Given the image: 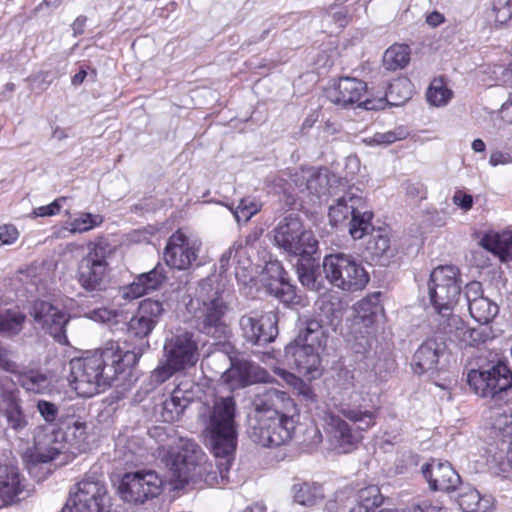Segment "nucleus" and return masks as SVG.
<instances>
[{"instance_id":"obj_3","label":"nucleus","mask_w":512,"mask_h":512,"mask_svg":"<svg viewBox=\"0 0 512 512\" xmlns=\"http://www.w3.org/2000/svg\"><path fill=\"white\" fill-rule=\"evenodd\" d=\"M197 330L216 340L231 334L225 316L230 310L229 294L215 275L200 280L186 304Z\"/></svg>"},{"instance_id":"obj_49","label":"nucleus","mask_w":512,"mask_h":512,"mask_svg":"<svg viewBox=\"0 0 512 512\" xmlns=\"http://www.w3.org/2000/svg\"><path fill=\"white\" fill-rule=\"evenodd\" d=\"M153 322L136 313L128 322V334L138 339L147 338L154 330Z\"/></svg>"},{"instance_id":"obj_12","label":"nucleus","mask_w":512,"mask_h":512,"mask_svg":"<svg viewBox=\"0 0 512 512\" xmlns=\"http://www.w3.org/2000/svg\"><path fill=\"white\" fill-rule=\"evenodd\" d=\"M112 249L108 242L100 240L88 244V253L78 264L77 280L88 292L101 291L105 288L108 274L107 259Z\"/></svg>"},{"instance_id":"obj_18","label":"nucleus","mask_w":512,"mask_h":512,"mask_svg":"<svg viewBox=\"0 0 512 512\" xmlns=\"http://www.w3.org/2000/svg\"><path fill=\"white\" fill-rule=\"evenodd\" d=\"M200 247L198 239L177 230L166 243L164 260L172 268L186 270L197 260Z\"/></svg>"},{"instance_id":"obj_30","label":"nucleus","mask_w":512,"mask_h":512,"mask_svg":"<svg viewBox=\"0 0 512 512\" xmlns=\"http://www.w3.org/2000/svg\"><path fill=\"white\" fill-rule=\"evenodd\" d=\"M296 258L295 267L301 284L311 291L319 292L323 288L318 275L319 257L316 258L315 254H303Z\"/></svg>"},{"instance_id":"obj_25","label":"nucleus","mask_w":512,"mask_h":512,"mask_svg":"<svg viewBox=\"0 0 512 512\" xmlns=\"http://www.w3.org/2000/svg\"><path fill=\"white\" fill-rule=\"evenodd\" d=\"M294 185L293 191L288 192L289 197L294 199L298 193L320 198L327 191L328 178L325 174L312 170H302L291 174V185Z\"/></svg>"},{"instance_id":"obj_38","label":"nucleus","mask_w":512,"mask_h":512,"mask_svg":"<svg viewBox=\"0 0 512 512\" xmlns=\"http://www.w3.org/2000/svg\"><path fill=\"white\" fill-rule=\"evenodd\" d=\"M16 374L19 385L27 392L40 394L49 388V380L43 373L34 370L24 372L17 370Z\"/></svg>"},{"instance_id":"obj_34","label":"nucleus","mask_w":512,"mask_h":512,"mask_svg":"<svg viewBox=\"0 0 512 512\" xmlns=\"http://www.w3.org/2000/svg\"><path fill=\"white\" fill-rule=\"evenodd\" d=\"M373 213L367 210L366 203L364 208H358L357 212L353 213L349 220V234L355 240L363 238L365 235L370 234L374 230L371 220Z\"/></svg>"},{"instance_id":"obj_40","label":"nucleus","mask_w":512,"mask_h":512,"mask_svg":"<svg viewBox=\"0 0 512 512\" xmlns=\"http://www.w3.org/2000/svg\"><path fill=\"white\" fill-rule=\"evenodd\" d=\"M489 419L495 435L512 440V411L494 409L490 412Z\"/></svg>"},{"instance_id":"obj_15","label":"nucleus","mask_w":512,"mask_h":512,"mask_svg":"<svg viewBox=\"0 0 512 512\" xmlns=\"http://www.w3.org/2000/svg\"><path fill=\"white\" fill-rule=\"evenodd\" d=\"M162 480L153 470L127 472L121 478L118 492L122 500L142 504L161 493Z\"/></svg>"},{"instance_id":"obj_27","label":"nucleus","mask_w":512,"mask_h":512,"mask_svg":"<svg viewBox=\"0 0 512 512\" xmlns=\"http://www.w3.org/2000/svg\"><path fill=\"white\" fill-rule=\"evenodd\" d=\"M358 191V189L349 188L329 206L328 217L331 225L337 226L344 223L357 212L358 208H364L365 200L361 194L357 193Z\"/></svg>"},{"instance_id":"obj_2","label":"nucleus","mask_w":512,"mask_h":512,"mask_svg":"<svg viewBox=\"0 0 512 512\" xmlns=\"http://www.w3.org/2000/svg\"><path fill=\"white\" fill-rule=\"evenodd\" d=\"M214 465L206 461L205 454L194 442L187 441L172 455L170 481L175 489L202 488L204 485H226L230 482L231 457H216Z\"/></svg>"},{"instance_id":"obj_44","label":"nucleus","mask_w":512,"mask_h":512,"mask_svg":"<svg viewBox=\"0 0 512 512\" xmlns=\"http://www.w3.org/2000/svg\"><path fill=\"white\" fill-rule=\"evenodd\" d=\"M373 258L389 260L395 254V249L390 245V238L386 234L378 232L373 235L366 246Z\"/></svg>"},{"instance_id":"obj_23","label":"nucleus","mask_w":512,"mask_h":512,"mask_svg":"<svg viewBox=\"0 0 512 512\" xmlns=\"http://www.w3.org/2000/svg\"><path fill=\"white\" fill-rule=\"evenodd\" d=\"M429 487L434 491L449 492L460 484V476L447 461L432 460L422 467Z\"/></svg>"},{"instance_id":"obj_7","label":"nucleus","mask_w":512,"mask_h":512,"mask_svg":"<svg viewBox=\"0 0 512 512\" xmlns=\"http://www.w3.org/2000/svg\"><path fill=\"white\" fill-rule=\"evenodd\" d=\"M467 383L482 398L504 403L512 401V370L505 361L494 357L477 369H471L467 374Z\"/></svg>"},{"instance_id":"obj_24","label":"nucleus","mask_w":512,"mask_h":512,"mask_svg":"<svg viewBox=\"0 0 512 512\" xmlns=\"http://www.w3.org/2000/svg\"><path fill=\"white\" fill-rule=\"evenodd\" d=\"M63 448L64 445L55 441L54 436L51 435L46 436L45 442H39L33 449L28 450L23 460L30 475L41 480L44 477L39 475L42 465L55 460L62 453Z\"/></svg>"},{"instance_id":"obj_37","label":"nucleus","mask_w":512,"mask_h":512,"mask_svg":"<svg viewBox=\"0 0 512 512\" xmlns=\"http://www.w3.org/2000/svg\"><path fill=\"white\" fill-rule=\"evenodd\" d=\"M410 61V48L405 44H395L389 47L383 56V66L390 71L403 69Z\"/></svg>"},{"instance_id":"obj_53","label":"nucleus","mask_w":512,"mask_h":512,"mask_svg":"<svg viewBox=\"0 0 512 512\" xmlns=\"http://www.w3.org/2000/svg\"><path fill=\"white\" fill-rule=\"evenodd\" d=\"M402 187L405 190L406 196L413 201L426 198L427 189L425 185L419 181L413 182L411 180H407L402 184Z\"/></svg>"},{"instance_id":"obj_46","label":"nucleus","mask_w":512,"mask_h":512,"mask_svg":"<svg viewBox=\"0 0 512 512\" xmlns=\"http://www.w3.org/2000/svg\"><path fill=\"white\" fill-rule=\"evenodd\" d=\"M66 437L80 451L86 450L89 446L87 425L84 422L75 421L72 426L68 427Z\"/></svg>"},{"instance_id":"obj_33","label":"nucleus","mask_w":512,"mask_h":512,"mask_svg":"<svg viewBox=\"0 0 512 512\" xmlns=\"http://www.w3.org/2000/svg\"><path fill=\"white\" fill-rule=\"evenodd\" d=\"M484 247L498 255L501 261L512 260V231H503L483 239Z\"/></svg>"},{"instance_id":"obj_10","label":"nucleus","mask_w":512,"mask_h":512,"mask_svg":"<svg viewBox=\"0 0 512 512\" xmlns=\"http://www.w3.org/2000/svg\"><path fill=\"white\" fill-rule=\"evenodd\" d=\"M326 279L344 291L362 290L369 282V275L352 255L335 253L326 255L322 263Z\"/></svg>"},{"instance_id":"obj_57","label":"nucleus","mask_w":512,"mask_h":512,"mask_svg":"<svg viewBox=\"0 0 512 512\" xmlns=\"http://www.w3.org/2000/svg\"><path fill=\"white\" fill-rule=\"evenodd\" d=\"M65 197H60L46 206L35 208L33 214L37 217L53 216L60 212L62 202H65Z\"/></svg>"},{"instance_id":"obj_43","label":"nucleus","mask_w":512,"mask_h":512,"mask_svg":"<svg viewBox=\"0 0 512 512\" xmlns=\"http://www.w3.org/2000/svg\"><path fill=\"white\" fill-rule=\"evenodd\" d=\"M267 291L279 299L282 303L290 305L296 304L297 300L296 287L289 283L287 278L283 281H269L266 283Z\"/></svg>"},{"instance_id":"obj_60","label":"nucleus","mask_w":512,"mask_h":512,"mask_svg":"<svg viewBox=\"0 0 512 512\" xmlns=\"http://www.w3.org/2000/svg\"><path fill=\"white\" fill-rule=\"evenodd\" d=\"M18 236L19 232L13 225L0 227V246L12 244Z\"/></svg>"},{"instance_id":"obj_42","label":"nucleus","mask_w":512,"mask_h":512,"mask_svg":"<svg viewBox=\"0 0 512 512\" xmlns=\"http://www.w3.org/2000/svg\"><path fill=\"white\" fill-rule=\"evenodd\" d=\"M26 315L15 309L0 308V333L18 334L25 322Z\"/></svg>"},{"instance_id":"obj_36","label":"nucleus","mask_w":512,"mask_h":512,"mask_svg":"<svg viewBox=\"0 0 512 512\" xmlns=\"http://www.w3.org/2000/svg\"><path fill=\"white\" fill-rule=\"evenodd\" d=\"M412 96V84L406 77L393 80L386 91V100L392 106L406 103Z\"/></svg>"},{"instance_id":"obj_1","label":"nucleus","mask_w":512,"mask_h":512,"mask_svg":"<svg viewBox=\"0 0 512 512\" xmlns=\"http://www.w3.org/2000/svg\"><path fill=\"white\" fill-rule=\"evenodd\" d=\"M135 351H123L111 342L101 350L82 358L72 359L69 382L78 395L92 397L109 388L117 376L138 361Z\"/></svg>"},{"instance_id":"obj_54","label":"nucleus","mask_w":512,"mask_h":512,"mask_svg":"<svg viewBox=\"0 0 512 512\" xmlns=\"http://www.w3.org/2000/svg\"><path fill=\"white\" fill-rule=\"evenodd\" d=\"M492 12L496 23L505 24L512 18V8L504 0H496Z\"/></svg>"},{"instance_id":"obj_19","label":"nucleus","mask_w":512,"mask_h":512,"mask_svg":"<svg viewBox=\"0 0 512 512\" xmlns=\"http://www.w3.org/2000/svg\"><path fill=\"white\" fill-rule=\"evenodd\" d=\"M367 91V84L357 78L341 77L325 89L326 98L333 104L341 107H349L358 104L370 109V101H361Z\"/></svg>"},{"instance_id":"obj_35","label":"nucleus","mask_w":512,"mask_h":512,"mask_svg":"<svg viewBox=\"0 0 512 512\" xmlns=\"http://www.w3.org/2000/svg\"><path fill=\"white\" fill-rule=\"evenodd\" d=\"M2 412L6 419L7 427L14 432L19 433L28 426L27 417L18 399L14 397L9 398Z\"/></svg>"},{"instance_id":"obj_55","label":"nucleus","mask_w":512,"mask_h":512,"mask_svg":"<svg viewBox=\"0 0 512 512\" xmlns=\"http://www.w3.org/2000/svg\"><path fill=\"white\" fill-rule=\"evenodd\" d=\"M263 274L267 276L269 281H283L286 279V272L279 261H270L266 263Z\"/></svg>"},{"instance_id":"obj_4","label":"nucleus","mask_w":512,"mask_h":512,"mask_svg":"<svg viewBox=\"0 0 512 512\" xmlns=\"http://www.w3.org/2000/svg\"><path fill=\"white\" fill-rule=\"evenodd\" d=\"M340 415L329 413L326 416L328 431L339 453H349L362 440V432L376 424L379 408L363 405H343Z\"/></svg>"},{"instance_id":"obj_52","label":"nucleus","mask_w":512,"mask_h":512,"mask_svg":"<svg viewBox=\"0 0 512 512\" xmlns=\"http://www.w3.org/2000/svg\"><path fill=\"white\" fill-rule=\"evenodd\" d=\"M408 131L403 127H398L394 130L387 132H377L371 138L368 143L374 145H390L398 140L405 139L408 136Z\"/></svg>"},{"instance_id":"obj_59","label":"nucleus","mask_w":512,"mask_h":512,"mask_svg":"<svg viewBox=\"0 0 512 512\" xmlns=\"http://www.w3.org/2000/svg\"><path fill=\"white\" fill-rule=\"evenodd\" d=\"M242 243L235 242L230 248H228L220 257L219 263L221 270L225 271L229 266L230 260L237 258L241 253Z\"/></svg>"},{"instance_id":"obj_13","label":"nucleus","mask_w":512,"mask_h":512,"mask_svg":"<svg viewBox=\"0 0 512 512\" xmlns=\"http://www.w3.org/2000/svg\"><path fill=\"white\" fill-rule=\"evenodd\" d=\"M77 490L68 498L62 512H106L109 497L103 481L88 475L76 484Z\"/></svg>"},{"instance_id":"obj_39","label":"nucleus","mask_w":512,"mask_h":512,"mask_svg":"<svg viewBox=\"0 0 512 512\" xmlns=\"http://www.w3.org/2000/svg\"><path fill=\"white\" fill-rule=\"evenodd\" d=\"M294 500L303 506H313L323 498L320 485L314 483H301L293 485Z\"/></svg>"},{"instance_id":"obj_22","label":"nucleus","mask_w":512,"mask_h":512,"mask_svg":"<svg viewBox=\"0 0 512 512\" xmlns=\"http://www.w3.org/2000/svg\"><path fill=\"white\" fill-rule=\"evenodd\" d=\"M230 368L225 371L223 377L233 388H243L257 382H265L268 373L258 364L246 359L233 361L230 358Z\"/></svg>"},{"instance_id":"obj_56","label":"nucleus","mask_w":512,"mask_h":512,"mask_svg":"<svg viewBox=\"0 0 512 512\" xmlns=\"http://www.w3.org/2000/svg\"><path fill=\"white\" fill-rule=\"evenodd\" d=\"M37 410L47 423H54L58 417V407L52 402L39 400Z\"/></svg>"},{"instance_id":"obj_50","label":"nucleus","mask_w":512,"mask_h":512,"mask_svg":"<svg viewBox=\"0 0 512 512\" xmlns=\"http://www.w3.org/2000/svg\"><path fill=\"white\" fill-rule=\"evenodd\" d=\"M427 100L434 106H442L452 97V91L443 85L441 81L434 80L427 91Z\"/></svg>"},{"instance_id":"obj_17","label":"nucleus","mask_w":512,"mask_h":512,"mask_svg":"<svg viewBox=\"0 0 512 512\" xmlns=\"http://www.w3.org/2000/svg\"><path fill=\"white\" fill-rule=\"evenodd\" d=\"M29 314L55 341L61 344L68 343L66 325L69 322V316L64 311L49 301L36 299L30 306Z\"/></svg>"},{"instance_id":"obj_16","label":"nucleus","mask_w":512,"mask_h":512,"mask_svg":"<svg viewBox=\"0 0 512 512\" xmlns=\"http://www.w3.org/2000/svg\"><path fill=\"white\" fill-rule=\"evenodd\" d=\"M238 324L241 336L252 345L264 346L278 335L277 315L272 312L251 310L240 316Z\"/></svg>"},{"instance_id":"obj_14","label":"nucleus","mask_w":512,"mask_h":512,"mask_svg":"<svg viewBox=\"0 0 512 512\" xmlns=\"http://www.w3.org/2000/svg\"><path fill=\"white\" fill-rule=\"evenodd\" d=\"M295 429V422L288 415L251 418L250 439L263 447H278L287 443Z\"/></svg>"},{"instance_id":"obj_11","label":"nucleus","mask_w":512,"mask_h":512,"mask_svg":"<svg viewBox=\"0 0 512 512\" xmlns=\"http://www.w3.org/2000/svg\"><path fill=\"white\" fill-rule=\"evenodd\" d=\"M276 246L293 257L317 254L318 241L311 230L304 228L302 221L295 214L285 216L273 229Z\"/></svg>"},{"instance_id":"obj_29","label":"nucleus","mask_w":512,"mask_h":512,"mask_svg":"<svg viewBox=\"0 0 512 512\" xmlns=\"http://www.w3.org/2000/svg\"><path fill=\"white\" fill-rule=\"evenodd\" d=\"M23 493L18 469L10 465L0 464V507L20 500Z\"/></svg>"},{"instance_id":"obj_58","label":"nucleus","mask_w":512,"mask_h":512,"mask_svg":"<svg viewBox=\"0 0 512 512\" xmlns=\"http://www.w3.org/2000/svg\"><path fill=\"white\" fill-rule=\"evenodd\" d=\"M464 295L466 297L468 307L477 300L484 298L482 284L478 281H472L465 286Z\"/></svg>"},{"instance_id":"obj_28","label":"nucleus","mask_w":512,"mask_h":512,"mask_svg":"<svg viewBox=\"0 0 512 512\" xmlns=\"http://www.w3.org/2000/svg\"><path fill=\"white\" fill-rule=\"evenodd\" d=\"M166 279L164 266L157 264L152 270L138 275L134 281L124 288L123 297L136 299L161 287Z\"/></svg>"},{"instance_id":"obj_63","label":"nucleus","mask_w":512,"mask_h":512,"mask_svg":"<svg viewBox=\"0 0 512 512\" xmlns=\"http://www.w3.org/2000/svg\"><path fill=\"white\" fill-rule=\"evenodd\" d=\"M351 349L357 354H365L371 348L370 339L366 336L355 337L353 341L350 342Z\"/></svg>"},{"instance_id":"obj_62","label":"nucleus","mask_w":512,"mask_h":512,"mask_svg":"<svg viewBox=\"0 0 512 512\" xmlns=\"http://www.w3.org/2000/svg\"><path fill=\"white\" fill-rule=\"evenodd\" d=\"M452 201L456 206L460 207L464 211L470 210L473 206L472 195L462 191H456L452 197Z\"/></svg>"},{"instance_id":"obj_47","label":"nucleus","mask_w":512,"mask_h":512,"mask_svg":"<svg viewBox=\"0 0 512 512\" xmlns=\"http://www.w3.org/2000/svg\"><path fill=\"white\" fill-rule=\"evenodd\" d=\"M164 312L163 303L151 298L142 300L137 310V313L143 316V318L152 321L155 327Z\"/></svg>"},{"instance_id":"obj_45","label":"nucleus","mask_w":512,"mask_h":512,"mask_svg":"<svg viewBox=\"0 0 512 512\" xmlns=\"http://www.w3.org/2000/svg\"><path fill=\"white\" fill-rule=\"evenodd\" d=\"M102 222L103 216L100 214L81 213L79 217L69 223L66 229L72 234L84 233L98 227Z\"/></svg>"},{"instance_id":"obj_8","label":"nucleus","mask_w":512,"mask_h":512,"mask_svg":"<svg viewBox=\"0 0 512 512\" xmlns=\"http://www.w3.org/2000/svg\"><path fill=\"white\" fill-rule=\"evenodd\" d=\"M236 403L232 396L215 397L209 412L207 430L215 457H231L237 444Z\"/></svg>"},{"instance_id":"obj_9","label":"nucleus","mask_w":512,"mask_h":512,"mask_svg":"<svg viewBox=\"0 0 512 512\" xmlns=\"http://www.w3.org/2000/svg\"><path fill=\"white\" fill-rule=\"evenodd\" d=\"M461 275L456 266L443 265L432 270L427 284V294L438 319L453 313L461 295Z\"/></svg>"},{"instance_id":"obj_64","label":"nucleus","mask_w":512,"mask_h":512,"mask_svg":"<svg viewBox=\"0 0 512 512\" xmlns=\"http://www.w3.org/2000/svg\"><path fill=\"white\" fill-rule=\"evenodd\" d=\"M493 460L498 462V468L502 472H505L508 467L512 468V442L508 444L505 460L503 459L502 453H499L498 456L494 455Z\"/></svg>"},{"instance_id":"obj_48","label":"nucleus","mask_w":512,"mask_h":512,"mask_svg":"<svg viewBox=\"0 0 512 512\" xmlns=\"http://www.w3.org/2000/svg\"><path fill=\"white\" fill-rule=\"evenodd\" d=\"M261 209V203L252 197H245L240 200L237 207L232 210L237 222L249 221Z\"/></svg>"},{"instance_id":"obj_61","label":"nucleus","mask_w":512,"mask_h":512,"mask_svg":"<svg viewBox=\"0 0 512 512\" xmlns=\"http://www.w3.org/2000/svg\"><path fill=\"white\" fill-rule=\"evenodd\" d=\"M0 369L10 373H17L18 365L10 358V351L0 346Z\"/></svg>"},{"instance_id":"obj_31","label":"nucleus","mask_w":512,"mask_h":512,"mask_svg":"<svg viewBox=\"0 0 512 512\" xmlns=\"http://www.w3.org/2000/svg\"><path fill=\"white\" fill-rule=\"evenodd\" d=\"M190 399L182 395L180 389H175L171 396L165 399L159 410V415L164 422L177 421L190 404Z\"/></svg>"},{"instance_id":"obj_32","label":"nucleus","mask_w":512,"mask_h":512,"mask_svg":"<svg viewBox=\"0 0 512 512\" xmlns=\"http://www.w3.org/2000/svg\"><path fill=\"white\" fill-rule=\"evenodd\" d=\"M458 504L464 512H489L492 508L491 498L481 496L476 489L471 487L461 489Z\"/></svg>"},{"instance_id":"obj_5","label":"nucleus","mask_w":512,"mask_h":512,"mask_svg":"<svg viewBox=\"0 0 512 512\" xmlns=\"http://www.w3.org/2000/svg\"><path fill=\"white\" fill-rule=\"evenodd\" d=\"M327 334L321 320L309 318L293 343L285 348L286 356L291 358L298 372L310 378L321 375L320 350L326 345Z\"/></svg>"},{"instance_id":"obj_21","label":"nucleus","mask_w":512,"mask_h":512,"mask_svg":"<svg viewBox=\"0 0 512 512\" xmlns=\"http://www.w3.org/2000/svg\"><path fill=\"white\" fill-rule=\"evenodd\" d=\"M438 330L460 348L476 346L485 341V335L481 330L467 326L456 314L438 319Z\"/></svg>"},{"instance_id":"obj_51","label":"nucleus","mask_w":512,"mask_h":512,"mask_svg":"<svg viewBox=\"0 0 512 512\" xmlns=\"http://www.w3.org/2000/svg\"><path fill=\"white\" fill-rule=\"evenodd\" d=\"M383 500L380 489L375 485H371L359 490L357 504L376 510L383 504Z\"/></svg>"},{"instance_id":"obj_6","label":"nucleus","mask_w":512,"mask_h":512,"mask_svg":"<svg viewBox=\"0 0 512 512\" xmlns=\"http://www.w3.org/2000/svg\"><path fill=\"white\" fill-rule=\"evenodd\" d=\"M164 361L151 373L154 384H162L175 373L192 367L198 361V344L194 333L188 330H177L166 336L163 346Z\"/></svg>"},{"instance_id":"obj_20","label":"nucleus","mask_w":512,"mask_h":512,"mask_svg":"<svg viewBox=\"0 0 512 512\" xmlns=\"http://www.w3.org/2000/svg\"><path fill=\"white\" fill-rule=\"evenodd\" d=\"M252 405V418L288 415L295 409V403L289 394L275 388H263L256 393Z\"/></svg>"},{"instance_id":"obj_26","label":"nucleus","mask_w":512,"mask_h":512,"mask_svg":"<svg viewBox=\"0 0 512 512\" xmlns=\"http://www.w3.org/2000/svg\"><path fill=\"white\" fill-rule=\"evenodd\" d=\"M446 351V344L442 339L430 338L424 341L413 356V370L416 374L437 369L440 358Z\"/></svg>"},{"instance_id":"obj_41","label":"nucleus","mask_w":512,"mask_h":512,"mask_svg":"<svg viewBox=\"0 0 512 512\" xmlns=\"http://www.w3.org/2000/svg\"><path fill=\"white\" fill-rule=\"evenodd\" d=\"M469 312L471 317L480 324L490 323L498 314L499 307L489 298L484 297L470 304Z\"/></svg>"}]
</instances>
